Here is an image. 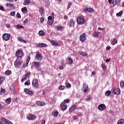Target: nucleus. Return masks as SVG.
I'll use <instances>...</instances> for the list:
<instances>
[{
  "label": "nucleus",
  "instance_id": "4d7b16f0",
  "mask_svg": "<svg viewBox=\"0 0 124 124\" xmlns=\"http://www.w3.org/2000/svg\"><path fill=\"white\" fill-rule=\"evenodd\" d=\"M44 17H41L40 19V21L41 22V23H43V22H44Z\"/></svg>",
  "mask_w": 124,
  "mask_h": 124
},
{
  "label": "nucleus",
  "instance_id": "b1692460",
  "mask_svg": "<svg viewBox=\"0 0 124 124\" xmlns=\"http://www.w3.org/2000/svg\"><path fill=\"white\" fill-rule=\"evenodd\" d=\"M36 104L38 106H44L45 104H43V103L39 101H36Z\"/></svg>",
  "mask_w": 124,
  "mask_h": 124
},
{
  "label": "nucleus",
  "instance_id": "e2e57ef3",
  "mask_svg": "<svg viewBox=\"0 0 124 124\" xmlns=\"http://www.w3.org/2000/svg\"><path fill=\"white\" fill-rule=\"evenodd\" d=\"M72 3H68V8H70V7L71 6V5H72Z\"/></svg>",
  "mask_w": 124,
  "mask_h": 124
},
{
  "label": "nucleus",
  "instance_id": "a19ab883",
  "mask_svg": "<svg viewBox=\"0 0 124 124\" xmlns=\"http://www.w3.org/2000/svg\"><path fill=\"white\" fill-rule=\"evenodd\" d=\"M68 60H69V64H72V63H73V60H72V59L69 57L68 58Z\"/></svg>",
  "mask_w": 124,
  "mask_h": 124
},
{
  "label": "nucleus",
  "instance_id": "37998d69",
  "mask_svg": "<svg viewBox=\"0 0 124 124\" xmlns=\"http://www.w3.org/2000/svg\"><path fill=\"white\" fill-rule=\"evenodd\" d=\"M16 28L17 29H24V26H23L22 25H21L20 24H17L16 25Z\"/></svg>",
  "mask_w": 124,
  "mask_h": 124
},
{
  "label": "nucleus",
  "instance_id": "c9c22d12",
  "mask_svg": "<svg viewBox=\"0 0 124 124\" xmlns=\"http://www.w3.org/2000/svg\"><path fill=\"white\" fill-rule=\"evenodd\" d=\"M118 42V41L116 40V39H114L111 42V44L112 45H115V44H117Z\"/></svg>",
  "mask_w": 124,
  "mask_h": 124
},
{
  "label": "nucleus",
  "instance_id": "4be33fe9",
  "mask_svg": "<svg viewBox=\"0 0 124 124\" xmlns=\"http://www.w3.org/2000/svg\"><path fill=\"white\" fill-rule=\"evenodd\" d=\"M52 115L54 117H58L59 111L58 110L52 111Z\"/></svg>",
  "mask_w": 124,
  "mask_h": 124
},
{
  "label": "nucleus",
  "instance_id": "0eeeda50",
  "mask_svg": "<svg viewBox=\"0 0 124 124\" xmlns=\"http://www.w3.org/2000/svg\"><path fill=\"white\" fill-rule=\"evenodd\" d=\"M79 39L81 42H85V41L87 39V38H86V33H84L81 35L79 37Z\"/></svg>",
  "mask_w": 124,
  "mask_h": 124
},
{
  "label": "nucleus",
  "instance_id": "473e14b6",
  "mask_svg": "<svg viewBox=\"0 0 124 124\" xmlns=\"http://www.w3.org/2000/svg\"><path fill=\"white\" fill-rule=\"evenodd\" d=\"M110 94H111V91L110 90H108L105 93L106 96H108V95H110Z\"/></svg>",
  "mask_w": 124,
  "mask_h": 124
},
{
  "label": "nucleus",
  "instance_id": "0e129e2a",
  "mask_svg": "<svg viewBox=\"0 0 124 124\" xmlns=\"http://www.w3.org/2000/svg\"><path fill=\"white\" fill-rule=\"evenodd\" d=\"M91 99H92V98L91 97H87L86 100H87V101H90V100H91Z\"/></svg>",
  "mask_w": 124,
  "mask_h": 124
},
{
  "label": "nucleus",
  "instance_id": "f3484780",
  "mask_svg": "<svg viewBox=\"0 0 124 124\" xmlns=\"http://www.w3.org/2000/svg\"><path fill=\"white\" fill-rule=\"evenodd\" d=\"M36 47H46L47 46L46 44H45L44 43H39L38 44L36 45Z\"/></svg>",
  "mask_w": 124,
  "mask_h": 124
},
{
  "label": "nucleus",
  "instance_id": "412c9836",
  "mask_svg": "<svg viewBox=\"0 0 124 124\" xmlns=\"http://www.w3.org/2000/svg\"><path fill=\"white\" fill-rule=\"evenodd\" d=\"M77 108V106L75 105L72 106V107L69 109V112H72L74 110H75Z\"/></svg>",
  "mask_w": 124,
  "mask_h": 124
},
{
  "label": "nucleus",
  "instance_id": "aec40b11",
  "mask_svg": "<svg viewBox=\"0 0 124 124\" xmlns=\"http://www.w3.org/2000/svg\"><path fill=\"white\" fill-rule=\"evenodd\" d=\"M116 2H117V0H113L111 3H110V6L111 7H114V6H116Z\"/></svg>",
  "mask_w": 124,
  "mask_h": 124
},
{
  "label": "nucleus",
  "instance_id": "20e7f679",
  "mask_svg": "<svg viewBox=\"0 0 124 124\" xmlns=\"http://www.w3.org/2000/svg\"><path fill=\"white\" fill-rule=\"evenodd\" d=\"M23 62L19 61V59L17 58L15 62V66L16 67H18L19 66L21 65Z\"/></svg>",
  "mask_w": 124,
  "mask_h": 124
},
{
  "label": "nucleus",
  "instance_id": "a18cd8bd",
  "mask_svg": "<svg viewBox=\"0 0 124 124\" xmlns=\"http://www.w3.org/2000/svg\"><path fill=\"white\" fill-rule=\"evenodd\" d=\"M44 11V8H40L39 10V12L41 13V15L43 14V12Z\"/></svg>",
  "mask_w": 124,
  "mask_h": 124
},
{
  "label": "nucleus",
  "instance_id": "a211bd4d",
  "mask_svg": "<svg viewBox=\"0 0 124 124\" xmlns=\"http://www.w3.org/2000/svg\"><path fill=\"white\" fill-rule=\"evenodd\" d=\"M17 40H18V41H21V42H24V43H27V41L25 40L22 37H18Z\"/></svg>",
  "mask_w": 124,
  "mask_h": 124
},
{
  "label": "nucleus",
  "instance_id": "052dcab7",
  "mask_svg": "<svg viewBox=\"0 0 124 124\" xmlns=\"http://www.w3.org/2000/svg\"><path fill=\"white\" fill-rule=\"evenodd\" d=\"M0 10H1V11H5L4 9H3V6H0Z\"/></svg>",
  "mask_w": 124,
  "mask_h": 124
},
{
  "label": "nucleus",
  "instance_id": "680f3d73",
  "mask_svg": "<svg viewBox=\"0 0 124 124\" xmlns=\"http://www.w3.org/2000/svg\"><path fill=\"white\" fill-rule=\"evenodd\" d=\"M47 19H48V20H53V17H52L51 16H48V18H47Z\"/></svg>",
  "mask_w": 124,
  "mask_h": 124
},
{
  "label": "nucleus",
  "instance_id": "3c124183",
  "mask_svg": "<svg viewBox=\"0 0 124 124\" xmlns=\"http://www.w3.org/2000/svg\"><path fill=\"white\" fill-rule=\"evenodd\" d=\"M65 89V86H61L59 88V90L62 91V90H64Z\"/></svg>",
  "mask_w": 124,
  "mask_h": 124
},
{
  "label": "nucleus",
  "instance_id": "bb28decb",
  "mask_svg": "<svg viewBox=\"0 0 124 124\" xmlns=\"http://www.w3.org/2000/svg\"><path fill=\"white\" fill-rule=\"evenodd\" d=\"M5 102L7 103V104H10V102H11V98H8L6 99Z\"/></svg>",
  "mask_w": 124,
  "mask_h": 124
},
{
  "label": "nucleus",
  "instance_id": "dca6fc26",
  "mask_svg": "<svg viewBox=\"0 0 124 124\" xmlns=\"http://www.w3.org/2000/svg\"><path fill=\"white\" fill-rule=\"evenodd\" d=\"M6 5L7 7L9 6L10 9H15V6H14V4H10V3H7L6 4Z\"/></svg>",
  "mask_w": 124,
  "mask_h": 124
},
{
  "label": "nucleus",
  "instance_id": "39448f33",
  "mask_svg": "<svg viewBox=\"0 0 124 124\" xmlns=\"http://www.w3.org/2000/svg\"><path fill=\"white\" fill-rule=\"evenodd\" d=\"M31 76V72H28L25 74V76L23 78L21 79V82L23 83L24 81H26L27 79H29Z\"/></svg>",
  "mask_w": 124,
  "mask_h": 124
},
{
  "label": "nucleus",
  "instance_id": "9b49d317",
  "mask_svg": "<svg viewBox=\"0 0 124 124\" xmlns=\"http://www.w3.org/2000/svg\"><path fill=\"white\" fill-rule=\"evenodd\" d=\"M49 41L51 43V44L53 45V46H60V45H59V43H58L56 41L50 40V39H49Z\"/></svg>",
  "mask_w": 124,
  "mask_h": 124
},
{
  "label": "nucleus",
  "instance_id": "ea45409f",
  "mask_svg": "<svg viewBox=\"0 0 124 124\" xmlns=\"http://www.w3.org/2000/svg\"><path fill=\"white\" fill-rule=\"evenodd\" d=\"M5 75H10V74H11V70H7L5 72Z\"/></svg>",
  "mask_w": 124,
  "mask_h": 124
},
{
  "label": "nucleus",
  "instance_id": "6e6552de",
  "mask_svg": "<svg viewBox=\"0 0 124 124\" xmlns=\"http://www.w3.org/2000/svg\"><path fill=\"white\" fill-rule=\"evenodd\" d=\"M98 110H100L101 111H103L104 110H105V109H106V106H105L103 104H101L98 106Z\"/></svg>",
  "mask_w": 124,
  "mask_h": 124
},
{
  "label": "nucleus",
  "instance_id": "1a4fd4ad",
  "mask_svg": "<svg viewBox=\"0 0 124 124\" xmlns=\"http://www.w3.org/2000/svg\"><path fill=\"white\" fill-rule=\"evenodd\" d=\"M35 59L37 61H41L42 60V55L39 52H37L36 54Z\"/></svg>",
  "mask_w": 124,
  "mask_h": 124
},
{
  "label": "nucleus",
  "instance_id": "2f4dec72",
  "mask_svg": "<svg viewBox=\"0 0 124 124\" xmlns=\"http://www.w3.org/2000/svg\"><path fill=\"white\" fill-rule=\"evenodd\" d=\"M53 23H54V19L48 20L47 21L48 25H53Z\"/></svg>",
  "mask_w": 124,
  "mask_h": 124
},
{
  "label": "nucleus",
  "instance_id": "de8ad7c7",
  "mask_svg": "<svg viewBox=\"0 0 124 124\" xmlns=\"http://www.w3.org/2000/svg\"><path fill=\"white\" fill-rule=\"evenodd\" d=\"M28 9H27V7H24L21 9L22 12H26V11H27Z\"/></svg>",
  "mask_w": 124,
  "mask_h": 124
},
{
  "label": "nucleus",
  "instance_id": "338daca9",
  "mask_svg": "<svg viewBox=\"0 0 124 124\" xmlns=\"http://www.w3.org/2000/svg\"><path fill=\"white\" fill-rule=\"evenodd\" d=\"M110 49H111V46H108L106 47V50H110Z\"/></svg>",
  "mask_w": 124,
  "mask_h": 124
},
{
  "label": "nucleus",
  "instance_id": "f8f14e48",
  "mask_svg": "<svg viewBox=\"0 0 124 124\" xmlns=\"http://www.w3.org/2000/svg\"><path fill=\"white\" fill-rule=\"evenodd\" d=\"M36 118V116L33 114L30 115L27 117L28 120H30L31 121L34 120Z\"/></svg>",
  "mask_w": 124,
  "mask_h": 124
},
{
  "label": "nucleus",
  "instance_id": "ddd939ff",
  "mask_svg": "<svg viewBox=\"0 0 124 124\" xmlns=\"http://www.w3.org/2000/svg\"><path fill=\"white\" fill-rule=\"evenodd\" d=\"M24 92L26 93H28V94H32L33 93L32 91L30 90V89L25 88L24 89Z\"/></svg>",
  "mask_w": 124,
  "mask_h": 124
},
{
  "label": "nucleus",
  "instance_id": "79ce46f5",
  "mask_svg": "<svg viewBox=\"0 0 124 124\" xmlns=\"http://www.w3.org/2000/svg\"><path fill=\"white\" fill-rule=\"evenodd\" d=\"M0 120H1V122H2V123H3V122H4V123H6V122H7V120H6L7 119L4 118V117H1L0 118Z\"/></svg>",
  "mask_w": 124,
  "mask_h": 124
},
{
  "label": "nucleus",
  "instance_id": "7c9ffc66",
  "mask_svg": "<svg viewBox=\"0 0 124 124\" xmlns=\"http://www.w3.org/2000/svg\"><path fill=\"white\" fill-rule=\"evenodd\" d=\"M70 27H72V26H74V20L71 19L70 23H69Z\"/></svg>",
  "mask_w": 124,
  "mask_h": 124
},
{
  "label": "nucleus",
  "instance_id": "f257e3e1",
  "mask_svg": "<svg viewBox=\"0 0 124 124\" xmlns=\"http://www.w3.org/2000/svg\"><path fill=\"white\" fill-rule=\"evenodd\" d=\"M77 22L79 25H83V24H84L85 22V18H84V16H80L77 17Z\"/></svg>",
  "mask_w": 124,
  "mask_h": 124
},
{
  "label": "nucleus",
  "instance_id": "f03ea898",
  "mask_svg": "<svg viewBox=\"0 0 124 124\" xmlns=\"http://www.w3.org/2000/svg\"><path fill=\"white\" fill-rule=\"evenodd\" d=\"M16 56L17 59L22 58L24 56V52H23L22 50H17L16 52Z\"/></svg>",
  "mask_w": 124,
  "mask_h": 124
},
{
  "label": "nucleus",
  "instance_id": "bf43d9fd",
  "mask_svg": "<svg viewBox=\"0 0 124 124\" xmlns=\"http://www.w3.org/2000/svg\"><path fill=\"white\" fill-rule=\"evenodd\" d=\"M10 15L11 16H15V12H12L10 13Z\"/></svg>",
  "mask_w": 124,
  "mask_h": 124
},
{
  "label": "nucleus",
  "instance_id": "8fccbe9b",
  "mask_svg": "<svg viewBox=\"0 0 124 124\" xmlns=\"http://www.w3.org/2000/svg\"><path fill=\"white\" fill-rule=\"evenodd\" d=\"M120 87L121 88H124V81H122L120 83Z\"/></svg>",
  "mask_w": 124,
  "mask_h": 124
},
{
  "label": "nucleus",
  "instance_id": "cd10ccee",
  "mask_svg": "<svg viewBox=\"0 0 124 124\" xmlns=\"http://www.w3.org/2000/svg\"><path fill=\"white\" fill-rule=\"evenodd\" d=\"M65 86L66 88H67V89H70V88H71V84L68 82L65 83Z\"/></svg>",
  "mask_w": 124,
  "mask_h": 124
},
{
  "label": "nucleus",
  "instance_id": "393cba45",
  "mask_svg": "<svg viewBox=\"0 0 124 124\" xmlns=\"http://www.w3.org/2000/svg\"><path fill=\"white\" fill-rule=\"evenodd\" d=\"M0 93L1 95H4V94L5 93V89H4L3 88L1 89L0 91Z\"/></svg>",
  "mask_w": 124,
  "mask_h": 124
},
{
  "label": "nucleus",
  "instance_id": "4c0bfd02",
  "mask_svg": "<svg viewBox=\"0 0 124 124\" xmlns=\"http://www.w3.org/2000/svg\"><path fill=\"white\" fill-rule=\"evenodd\" d=\"M4 79H5L4 77L0 78V85H1V83H3Z\"/></svg>",
  "mask_w": 124,
  "mask_h": 124
},
{
  "label": "nucleus",
  "instance_id": "9d476101",
  "mask_svg": "<svg viewBox=\"0 0 124 124\" xmlns=\"http://www.w3.org/2000/svg\"><path fill=\"white\" fill-rule=\"evenodd\" d=\"M60 107H61L63 111H64L65 110H66V108H67V105H66V104H64V103H62L60 105Z\"/></svg>",
  "mask_w": 124,
  "mask_h": 124
},
{
  "label": "nucleus",
  "instance_id": "864d4df0",
  "mask_svg": "<svg viewBox=\"0 0 124 124\" xmlns=\"http://www.w3.org/2000/svg\"><path fill=\"white\" fill-rule=\"evenodd\" d=\"M68 102H69V99H68L67 100H64L63 102H62V103H64V104H65V103H68Z\"/></svg>",
  "mask_w": 124,
  "mask_h": 124
},
{
  "label": "nucleus",
  "instance_id": "603ef678",
  "mask_svg": "<svg viewBox=\"0 0 124 124\" xmlns=\"http://www.w3.org/2000/svg\"><path fill=\"white\" fill-rule=\"evenodd\" d=\"M120 4H121V0H120L119 1H117L116 3V5H117V6H119V5H120Z\"/></svg>",
  "mask_w": 124,
  "mask_h": 124
},
{
  "label": "nucleus",
  "instance_id": "c756f323",
  "mask_svg": "<svg viewBox=\"0 0 124 124\" xmlns=\"http://www.w3.org/2000/svg\"><path fill=\"white\" fill-rule=\"evenodd\" d=\"M39 62H33V66H39Z\"/></svg>",
  "mask_w": 124,
  "mask_h": 124
},
{
  "label": "nucleus",
  "instance_id": "a878e982",
  "mask_svg": "<svg viewBox=\"0 0 124 124\" xmlns=\"http://www.w3.org/2000/svg\"><path fill=\"white\" fill-rule=\"evenodd\" d=\"M45 34L44 31L42 30H41L39 31V35L40 36H43Z\"/></svg>",
  "mask_w": 124,
  "mask_h": 124
},
{
  "label": "nucleus",
  "instance_id": "7ed1b4c3",
  "mask_svg": "<svg viewBox=\"0 0 124 124\" xmlns=\"http://www.w3.org/2000/svg\"><path fill=\"white\" fill-rule=\"evenodd\" d=\"M11 35L9 33H5L2 35V38L5 41H7L10 39Z\"/></svg>",
  "mask_w": 124,
  "mask_h": 124
},
{
  "label": "nucleus",
  "instance_id": "4468645a",
  "mask_svg": "<svg viewBox=\"0 0 124 124\" xmlns=\"http://www.w3.org/2000/svg\"><path fill=\"white\" fill-rule=\"evenodd\" d=\"M83 89L84 90V93H87V92H88V89H89V86L88 85H87V84L84 83Z\"/></svg>",
  "mask_w": 124,
  "mask_h": 124
},
{
  "label": "nucleus",
  "instance_id": "72a5a7b5",
  "mask_svg": "<svg viewBox=\"0 0 124 124\" xmlns=\"http://www.w3.org/2000/svg\"><path fill=\"white\" fill-rule=\"evenodd\" d=\"M80 55H81V56H83V57H87V53L86 52L81 51L80 52Z\"/></svg>",
  "mask_w": 124,
  "mask_h": 124
},
{
  "label": "nucleus",
  "instance_id": "09e8293b",
  "mask_svg": "<svg viewBox=\"0 0 124 124\" xmlns=\"http://www.w3.org/2000/svg\"><path fill=\"white\" fill-rule=\"evenodd\" d=\"M117 16H122L123 15V11H121L119 13L116 14Z\"/></svg>",
  "mask_w": 124,
  "mask_h": 124
},
{
  "label": "nucleus",
  "instance_id": "774afa93",
  "mask_svg": "<svg viewBox=\"0 0 124 124\" xmlns=\"http://www.w3.org/2000/svg\"><path fill=\"white\" fill-rule=\"evenodd\" d=\"M59 69H60V70H62V69H63V66H61L59 67Z\"/></svg>",
  "mask_w": 124,
  "mask_h": 124
},
{
  "label": "nucleus",
  "instance_id": "5701e85b",
  "mask_svg": "<svg viewBox=\"0 0 124 124\" xmlns=\"http://www.w3.org/2000/svg\"><path fill=\"white\" fill-rule=\"evenodd\" d=\"M31 3V0H25V2H23L24 5H29Z\"/></svg>",
  "mask_w": 124,
  "mask_h": 124
},
{
  "label": "nucleus",
  "instance_id": "13d9d810",
  "mask_svg": "<svg viewBox=\"0 0 124 124\" xmlns=\"http://www.w3.org/2000/svg\"><path fill=\"white\" fill-rule=\"evenodd\" d=\"M3 108H4V107H3V106H2V105H1V104H0V111L2 110V109H3Z\"/></svg>",
  "mask_w": 124,
  "mask_h": 124
},
{
  "label": "nucleus",
  "instance_id": "f704fd0d",
  "mask_svg": "<svg viewBox=\"0 0 124 124\" xmlns=\"http://www.w3.org/2000/svg\"><path fill=\"white\" fill-rule=\"evenodd\" d=\"M30 61H31V57L28 56L26 59V65L29 64V62H30Z\"/></svg>",
  "mask_w": 124,
  "mask_h": 124
},
{
  "label": "nucleus",
  "instance_id": "69168bd1",
  "mask_svg": "<svg viewBox=\"0 0 124 124\" xmlns=\"http://www.w3.org/2000/svg\"><path fill=\"white\" fill-rule=\"evenodd\" d=\"M41 123L42 124H45V120H41Z\"/></svg>",
  "mask_w": 124,
  "mask_h": 124
},
{
  "label": "nucleus",
  "instance_id": "6ab92c4d",
  "mask_svg": "<svg viewBox=\"0 0 124 124\" xmlns=\"http://www.w3.org/2000/svg\"><path fill=\"white\" fill-rule=\"evenodd\" d=\"M113 93L115 94H120L121 93V92L119 89H114Z\"/></svg>",
  "mask_w": 124,
  "mask_h": 124
},
{
  "label": "nucleus",
  "instance_id": "2eb2a0df",
  "mask_svg": "<svg viewBox=\"0 0 124 124\" xmlns=\"http://www.w3.org/2000/svg\"><path fill=\"white\" fill-rule=\"evenodd\" d=\"M84 11H87V12H94V10L92 8H85Z\"/></svg>",
  "mask_w": 124,
  "mask_h": 124
},
{
  "label": "nucleus",
  "instance_id": "5fc2aeb1",
  "mask_svg": "<svg viewBox=\"0 0 124 124\" xmlns=\"http://www.w3.org/2000/svg\"><path fill=\"white\" fill-rule=\"evenodd\" d=\"M6 124H12V122H10L9 120H7L5 123Z\"/></svg>",
  "mask_w": 124,
  "mask_h": 124
},
{
  "label": "nucleus",
  "instance_id": "423d86ee",
  "mask_svg": "<svg viewBox=\"0 0 124 124\" xmlns=\"http://www.w3.org/2000/svg\"><path fill=\"white\" fill-rule=\"evenodd\" d=\"M32 85L35 87V88H37V87H38V80L35 78H34L32 81Z\"/></svg>",
  "mask_w": 124,
  "mask_h": 124
},
{
  "label": "nucleus",
  "instance_id": "58836bf2",
  "mask_svg": "<svg viewBox=\"0 0 124 124\" xmlns=\"http://www.w3.org/2000/svg\"><path fill=\"white\" fill-rule=\"evenodd\" d=\"M93 36H94V37H97V36H98V33H97V32L94 31L93 34Z\"/></svg>",
  "mask_w": 124,
  "mask_h": 124
},
{
  "label": "nucleus",
  "instance_id": "6e6d98bb",
  "mask_svg": "<svg viewBox=\"0 0 124 124\" xmlns=\"http://www.w3.org/2000/svg\"><path fill=\"white\" fill-rule=\"evenodd\" d=\"M16 17L17 18H21V14H20V13H17V14H16Z\"/></svg>",
  "mask_w": 124,
  "mask_h": 124
},
{
  "label": "nucleus",
  "instance_id": "c85d7f7f",
  "mask_svg": "<svg viewBox=\"0 0 124 124\" xmlns=\"http://www.w3.org/2000/svg\"><path fill=\"white\" fill-rule=\"evenodd\" d=\"M124 123V119H121L117 122V124H122Z\"/></svg>",
  "mask_w": 124,
  "mask_h": 124
},
{
  "label": "nucleus",
  "instance_id": "49530a36",
  "mask_svg": "<svg viewBox=\"0 0 124 124\" xmlns=\"http://www.w3.org/2000/svg\"><path fill=\"white\" fill-rule=\"evenodd\" d=\"M101 66L102 68H103L104 70H106V69H107V67H106V66H105V65H104V64H102Z\"/></svg>",
  "mask_w": 124,
  "mask_h": 124
},
{
  "label": "nucleus",
  "instance_id": "c03bdc74",
  "mask_svg": "<svg viewBox=\"0 0 124 124\" xmlns=\"http://www.w3.org/2000/svg\"><path fill=\"white\" fill-rule=\"evenodd\" d=\"M31 84V81L30 79H28L26 82H25L24 84L26 85L27 86H29Z\"/></svg>",
  "mask_w": 124,
  "mask_h": 124
},
{
  "label": "nucleus",
  "instance_id": "e433bc0d",
  "mask_svg": "<svg viewBox=\"0 0 124 124\" xmlns=\"http://www.w3.org/2000/svg\"><path fill=\"white\" fill-rule=\"evenodd\" d=\"M63 30V27L57 26V31H62Z\"/></svg>",
  "mask_w": 124,
  "mask_h": 124
}]
</instances>
